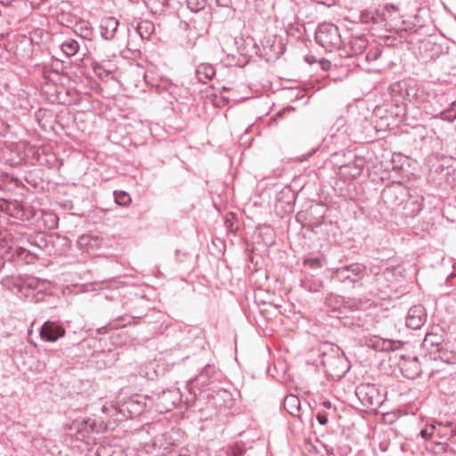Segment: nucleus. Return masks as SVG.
Returning a JSON list of instances; mask_svg holds the SVG:
<instances>
[{
    "instance_id": "nucleus-38",
    "label": "nucleus",
    "mask_w": 456,
    "mask_h": 456,
    "mask_svg": "<svg viewBox=\"0 0 456 456\" xmlns=\"http://www.w3.org/2000/svg\"><path fill=\"white\" fill-rule=\"evenodd\" d=\"M79 32L76 31L84 39H92L93 31L87 27H79Z\"/></svg>"
},
{
    "instance_id": "nucleus-6",
    "label": "nucleus",
    "mask_w": 456,
    "mask_h": 456,
    "mask_svg": "<svg viewBox=\"0 0 456 456\" xmlns=\"http://www.w3.org/2000/svg\"><path fill=\"white\" fill-rule=\"evenodd\" d=\"M261 45L262 50L258 49V51H256V53L265 58L267 61L279 59L283 53L282 43L276 36L270 35L265 37L261 41Z\"/></svg>"
},
{
    "instance_id": "nucleus-20",
    "label": "nucleus",
    "mask_w": 456,
    "mask_h": 456,
    "mask_svg": "<svg viewBox=\"0 0 456 456\" xmlns=\"http://www.w3.org/2000/svg\"><path fill=\"white\" fill-rule=\"evenodd\" d=\"M422 86H419L414 79H409L405 102H412L418 106Z\"/></svg>"
},
{
    "instance_id": "nucleus-36",
    "label": "nucleus",
    "mask_w": 456,
    "mask_h": 456,
    "mask_svg": "<svg viewBox=\"0 0 456 456\" xmlns=\"http://www.w3.org/2000/svg\"><path fill=\"white\" fill-rule=\"evenodd\" d=\"M115 451L111 446L99 445L96 447L98 456H114Z\"/></svg>"
},
{
    "instance_id": "nucleus-18",
    "label": "nucleus",
    "mask_w": 456,
    "mask_h": 456,
    "mask_svg": "<svg viewBox=\"0 0 456 456\" xmlns=\"http://www.w3.org/2000/svg\"><path fill=\"white\" fill-rule=\"evenodd\" d=\"M77 244L80 249L88 252L91 249L97 248L100 246V240L97 236L83 234L78 237Z\"/></svg>"
},
{
    "instance_id": "nucleus-51",
    "label": "nucleus",
    "mask_w": 456,
    "mask_h": 456,
    "mask_svg": "<svg viewBox=\"0 0 456 456\" xmlns=\"http://www.w3.org/2000/svg\"><path fill=\"white\" fill-rule=\"evenodd\" d=\"M286 110H282V111H279L277 114H276V117L277 118H281L282 115H283V112L285 111Z\"/></svg>"
},
{
    "instance_id": "nucleus-10",
    "label": "nucleus",
    "mask_w": 456,
    "mask_h": 456,
    "mask_svg": "<svg viewBox=\"0 0 456 456\" xmlns=\"http://www.w3.org/2000/svg\"><path fill=\"white\" fill-rule=\"evenodd\" d=\"M399 367L402 374L409 379H414L422 373L421 362L417 356L402 355Z\"/></svg>"
},
{
    "instance_id": "nucleus-5",
    "label": "nucleus",
    "mask_w": 456,
    "mask_h": 456,
    "mask_svg": "<svg viewBox=\"0 0 456 456\" xmlns=\"http://www.w3.org/2000/svg\"><path fill=\"white\" fill-rule=\"evenodd\" d=\"M107 428L102 421L97 422L95 419H87L82 421L76 433V438L87 444L95 441L94 435L103 432Z\"/></svg>"
},
{
    "instance_id": "nucleus-29",
    "label": "nucleus",
    "mask_w": 456,
    "mask_h": 456,
    "mask_svg": "<svg viewBox=\"0 0 456 456\" xmlns=\"http://www.w3.org/2000/svg\"><path fill=\"white\" fill-rule=\"evenodd\" d=\"M28 243L38 250H43L48 246V241L44 234H37V236L29 239Z\"/></svg>"
},
{
    "instance_id": "nucleus-48",
    "label": "nucleus",
    "mask_w": 456,
    "mask_h": 456,
    "mask_svg": "<svg viewBox=\"0 0 456 456\" xmlns=\"http://www.w3.org/2000/svg\"><path fill=\"white\" fill-rule=\"evenodd\" d=\"M370 272H371L372 273H374V274H379V267H378V266H373V267H371V268H370Z\"/></svg>"
},
{
    "instance_id": "nucleus-52",
    "label": "nucleus",
    "mask_w": 456,
    "mask_h": 456,
    "mask_svg": "<svg viewBox=\"0 0 456 456\" xmlns=\"http://www.w3.org/2000/svg\"><path fill=\"white\" fill-rule=\"evenodd\" d=\"M99 332H100L101 334H102V333H106V328H105V327H102V328L99 329Z\"/></svg>"
},
{
    "instance_id": "nucleus-34",
    "label": "nucleus",
    "mask_w": 456,
    "mask_h": 456,
    "mask_svg": "<svg viewBox=\"0 0 456 456\" xmlns=\"http://www.w3.org/2000/svg\"><path fill=\"white\" fill-rule=\"evenodd\" d=\"M442 116L444 119L453 121L456 119V100L450 103L448 109H444Z\"/></svg>"
},
{
    "instance_id": "nucleus-23",
    "label": "nucleus",
    "mask_w": 456,
    "mask_h": 456,
    "mask_svg": "<svg viewBox=\"0 0 456 456\" xmlns=\"http://www.w3.org/2000/svg\"><path fill=\"white\" fill-rule=\"evenodd\" d=\"M284 406L290 415L300 418V400L297 396H287L285 398Z\"/></svg>"
},
{
    "instance_id": "nucleus-54",
    "label": "nucleus",
    "mask_w": 456,
    "mask_h": 456,
    "mask_svg": "<svg viewBox=\"0 0 456 456\" xmlns=\"http://www.w3.org/2000/svg\"><path fill=\"white\" fill-rule=\"evenodd\" d=\"M248 41H249L250 43H253V45H255V43L253 42V39H252V38H249V39H248Z\"/></svg>"
},
{
    "instance_id": "nucleus-13",
    "label": "nucleus",
    "mask_w": 456,
    "mask_h": 456,
    "mask_svg": "<svg viewBox=\"0 0 456 456\" xmlns=\"http://www.w3.org/2000/svg\"><path fill=\"white\" fill-rule=\"evenodd\" d=\"M65 329L55 322L46 321L39 330L41 339L47 342H55L65 336Z\"/></svg>"
},
{
    "instance_id": "nucleus-55",
    "label": "nucleus",
    "mask_w": 456,
    "mask_h": 456,
    "mask_svg": "<svg viewBox=\"0 0 456 456\" xmlns=\"http://www.w3.org/2000/svg\"><path fill=\"white\" fill-rule=\"evenodd\" d=\"M45 0H41V2H39L37 4H41L45 3Z\"/></svg>"
},
{
    "instance_id": "nucleus-17",
    "label": "nucleus",
    "mask_w": 456,
    "mask_h": 456,
    "mask_svg": "<svg viewBox=\"0 0 456 456\" xmlns=\"http://www.w3.org/2000/svg\"><path fill=\"white\" fill-rule=\"evenodd\" d=\"M41 283L37 279H28L20 285V292L26 297L36 298L37 300V294L42 292Z\"/></svg>"
},
{
    "instance_id": "nucleus-11",
    "label": "nucleus",
    "mask_w": 456,
    "mask_h": 456,
    "mask_svg": "<svg viewBox=\"0 0 456 456\" xmlns=\"http://www.w3.org/2000/svg\"><path fill=\"white\" fill-rule=\"evenodd\" d=\"M368 41L363 36L352 37L348 44L343 49L344 56L356 58V61L362 60L367 50Z\"/></svg>"
},
{
    "instance_id": "nucleus-35",
    "label": "nucleus",
    "mask_w": 456,
    "mask_h": 456,
    "mask_svg": "<svg viewBox=\"0 0 456 456\" xmlns=\"http://www.w3.org/2000/svg\"><path fill=\"white\" fill-rule=\"evenodd\" d=\"M436 433V424H428L424 428L420 430L419 435L424 439H430Z\"/></svg>"
},
{
    "instance_id": "nucleus-43",
    "label": "nucleus",
    "mask_w": 456,
    "mask_h": 456,
    "mask_svg": "<svg viewBox=\"0 0 456 456\" xmlns=\"http://www.w3.org/2000/svg\"><path fill=\"white\" fill-rule=\"evenodd\" d=\"M449 441L456 444V426L453 424L452 428H450Z\"/></svg>"
},
{
    "instance_id": "nucleus-22",
    "label": "nucleus",
    "mask_w": 456,
    "mask_h": 456,
    "mask_svg": "<svg viewBox=\"0 0 456 456\" xmlns=\"http://www.w3.org/2000/svg\"><path fill=\"white\" fill-rule=\"evenodd\" d=\"M364 159L361 157H356L353 162L348 163L346 165H342L341 168H348V175L353 177H356L362 174L364 168Z\"/></svg>"
},
{
    "instance_id": "nucleus-15",
    "label": "nucleus",
    "mask_w": 456,
    "mask_h": 456,
    "mask_svg": "<svg viewBox=\"0 0 456 456\" xmlns=\"http://www.w3.org/2000/svg\"><path fill=\"white\" fill-rule=\"evenodd\" d=\"M426 319L425 308L420 305H414L408 311L405 324L410 329L419 330L424 325Z\"/></svg>"
},
{
    "instance_id": "nucleus-16",
    "label": "nucleus",
    "mask_w": 456,
    "mask_h": 456,
    "mask_svg": "<svg viewBox=\"0 0 456 456\" xmlns=\"http://www.w3.org/2000/svg\"><path fill=\"white\" fill-rule=\"evenodd\" d=\"M120 26L119 21L115 17H106L101 20V36L106 40L113 39Z\"/></svg>"
},
{
    "instance_id": "nucleus-14",
    "label": "nucleus",
    "mask_w": 456,
    "mask_h": 456,
    "mask_svg": "<svg viewBox=\"0 0 456 456\" xmlns=\"http://www.w3.org/2000/svg\"><path fill=\"white\" fill-rule=\"evenodd\" d=\"M409 79H403L400 81H396L390 85L388 87V93L392 101L395 102V105L397 108L403 106V110H404L405 105V95L408 87Z\"/></svg>"
},
{
    "instance_id": "nucleus-41",
    "label": "nucleus",
    "mask_w": 456,
    "mask_h": 456,
    "mask_svg": "<svg viewBox=\"0 0 456 456\" xmlns=\"http://www.w3.org/2000/svg\"><path fill=\"white\" fill-rule=\"evenodd\" d=\"M227 456H244V452L240 448H231L227 452Z\"/></svg>"
},
{
    "instance_id": "nucleus-25",
    "label": "nucleus",
    "mask_w": 456,
    "mask_h": 456,
    "mask_svg": "<svg viewBox=\"0 0 456 456\" xmlns=\"http://www.w3.org/2000/svg\"><path fill=\"white\" fill-rule=\"evenodd\" d=\"M79 47L78 42L73 38H67L61 45V49L67 57H72L77 53Z\"/></svg>"
},
{
    "instance_id": "nucleus-28",
    "label": "nucleus",
    "mask_w": 456,
    "mask_h": 456,
    "mask_svg": "<svg viewBox=\"0 0 456 456\" xmlns=\"http://www.w3.org/2000/svg\"><path fill=\"white\" fill-rule=\"evenodd\" d=\"M301 286L310 292H319L322 287V283L320 281H314L305 277L301 281Z\"/></svg>"
},
{
    "instance_id": "nucleus-19",
    "label": "nucleus",
    "mask_w": 456,
    "mask_h": 456,
    "mask_svg": "<svg viewBox=\"0 0 456 456\" xmlns=\"http://www.w3.org/2000/svg\"><path fill=\"white\" fill-rule=\"evenodd\" d=\"M195 74L200 82L206 84L214 77L216 69L211 64L201 63L197 67Z\"/></svg>"
},
{
    "instance_id": "nucleus-39",
    "label": "nucleus",
    "mask_w": 456,
    "mask_h": 456,
    "mask_svg": "<svg viewBox=\"0 0 456 456\" xmlns=\"http://www.w3.org/2000/svg\"><path fill=\"white\" fill-rule=\"evenodd\" d=\"M12 208H14V204L0 200V209L9 215H12Z\"/></svg>"
},
{
    "instance_id": "nucleus-24",
    "label": "nucleus",
    "mask_w": 456,
    "mask_h": 456,
    "mask_svg": "<svg viewBox=\"0 0 456 456\" xmlns=\"http://www.w3.org/2000/svg\"><path fill=\"white\" fill-rule=\"evenodd\" d=\"M370 346L377 351H390L397 348L396 342L390 339L375 338Z\"/></svg>"
},
{
    "instance_id": "nucleus-1",
    "label": "nucleus",
    "mask_w": 456,
    "mask_h": 456,
    "mask_svg": "<svg viewBox=\"0 0 456 456\" xmlns=\"http://www.w3.org/2000/svg\"><path fill=\"white\" fill-rule=\"evenodd\" d=\"M448 101L445 91L440 86L428 83L422 86L418 107L431 116L442 115Z\"/></svg>"
},
{
    "instance_id": "nucleus-3",
    "label": "nucleus",
    "mask_w": 456,
    "mask_h": 456,
    "mask_svg": "<svg viewBox=\"0 0 456 456\" xmlns=\"http://www.w3.org/2000/svg\"><path fill=\"white\" fill-rule=\"evenodd\" d=\"M315 41L328 51L339 49L342 44L338 28L332 23L320 24L315 32Z\"/></svg>"
},
{
    "instance_id": "nucleus-40",
    "label": "nucleus",
    "mask_w": 456,
    "mask_h": 456,
    "mask_svg": "<svg viewBox=\"0 0 456 456\" xmlns=\"http://www.w3.org/2000/svg\"><path fill=\"white\" fill-rule=\"evenodd\" d=\"M187 6L191 12H197L203 8V5H200L199 3H196V6H195L193 0H188Z\"/></svg>"
},
{
    "instance_id": "nucleus-31",
    "label": "nucleus",
    "mask_w": 456,
    "mask_h": 456,
    "mask_svg": "<svg viewBox=\"0 0 456 456\" xmlns=\"http://www.w3.org/2000/svg\"><path fill=\"white\" fill-rule=\"evenodd\" d=\"M323 258L322 257H308L303 262L305 266H308L313 270L320 269L323 266Z\"/></svg>"
},
{
    "instance_id": "nucleus-37",
    "label": "nucleus",
    "mask_w": 456,
    "mask_h": 456,
    "mask_svg": "<svg viewBox=\"0 0 456 456\" xmlns=\"http://www.w3.org/2000/svg\"><path fill=\"white\" fill-rule=\"evenodd\" d=\"M440 358L443 362H447L449 364L456 363V354L451 352H441L440 351Z\"/></svg>"
},
{
    "instance_id": "nucleus-26",
    "label": "nucleus",
    "mask_w": 456,
    "mask_h": 456,
    "mask_svg": "<svg viewBox=\"0 0 456 456\" xmlns=\"http://www.w3.org/2000/svg\"><path fill=\"white\" fill-rule=\"evenodd\" d=\"M134 30L142 39H149L154 30V25L149 21H142L138 23L136 28H134Z\"/></svg>"
},
{
    "instance_id": "nucleus-33",
    "label": "nucleus",
    "mask_w": 456,
    "mask_h": 456,
    "mask_svg": "<svg viewBox=\"0 0 456 456\" xmlns=\"http://www.w3.org/2000/svg\"><path fill=\"white\" fill-rule=\"evenodd\" d=\"M115 202L119 206H127L131 202L130 195L126 191H115Z\"/></svg>"
},
{
    "instance_id": "nucleus-53",
    "label": "nucleus",
    "mask_w": 456,
    "mask_h": 456,
    "mask_svg": "<svg viewBox=\"0 0 456 456\" xmlns=\"http://www.w3.org/2000/svg\"><path fill=\"white\" fill-rule=\"evenodd\" d=\"M90 456H98L96 454V450L95 451L91 450V455Z\"/></svg>"
},
{
    "instance_id": "nucleus-9",
    "label": "nucleus",
    "mask_w": 456,
    "mask_h": 456,
    "mask_svg": "<svg viewBox=\"0 0 456 456\" xmlns=\"http://www.w3.org/2000/svg\"><path fill=\"white\" fill-rule=\"evenodd\" d=\"M28 256L39 257L38 252L23 247L8 246L3 253L0 252V270L4 266L5 261H12L17 258L28 262Z\"/></svg>"
},
{
    "instance_id": "nucleus-12",
    "label": "nucleus",
    "mask_w": 456,
    "mask_h": 456,
    "mask_svg": "<svg viewBox=\"0 0 456 456\" xmlns=\"http://www.w3.org/2000/svg\"><path fill=\"white\" fill-rule=\"evenodd\" d=\"M213 371V367L210 365L205 366L203 370L194 379L190 380L187 385L186 388L189 391V394L191 395V398L189 400H194L197 396V392L195 390V387L200 386V387L198 388L200 392L204 390V387L210 384L211 382V377L210 373Z\"/></svg>"
},
{
    "instance_id": "nucleus-8",
    "label": "nucleus",
    "mask_w": 456,
    "mask_h": 456,
    "mask_svg": "<svg viewBox=\"0 0 456 456\" xmlns=\"http://www.w3.org/2000/svg\"><path fill=\"white\" fill-rule=\"evenodd\" d=\"M393 9L395 12H397V6L387 4L382 11L379 10H363L360 13V20L365 24H379L387 21L388 19H392L391 15H387V12Z\"/></svg>"
},
{
    "instance_id": "nucleus-44",
    "label": "nucleus",
    "mask_w": 456,
    "mask_h": 456,
    "mask_svg": "<svg viewBox=\"0 0 456 456\" xmlns=\"http://www.w3.org/2000/svg\"><path fill=\"white\" fill-rule=\"evenodd\" d=\"M320 66L323 70H327L330 68L331 64L330 61L326 59H321L319 61Z\"/></svg>"
},
{
    "instance_id": "nucleus-49",
    "label": "nucleus",
    "mask_w": 456,
    "mask_h": 456,
    "mask_svg": "<svg viewBox=\"0 0 456 456\" xmlns=\"http://www.w3.org/2000/svg\"><path fill=\"white\" fill-rule=\"evenodd\" d=\"M320 226V224L319 223H314L313 224H310V227H311V230L313 232L315 231L316 228H318Z\"/></svg>"
},
{
    "instance_id": "nucleus-4",
    "label": "nucleus",
    "mask_w": 456,
    "mask_h": 456,
    "mask_svg": "<svg viewBox=\"0 0 456 456\" xmlns=\"http://www.w3.org/2000/svg\"><path fill=\"white\" fill-rule=\"evenodd\" d=\"M355 395L362 404L370 410L379 408L383 403L379 388L374 384L362 383L358 385L355 388Z\"/></svg>"
},
{
    "instance_id": "nucleus-21",
    "label": "nucleus",
    "mask_w": 456,
    "mask_h": 456,
    "mask_svg": "<svg viewBox=\"0 0 456 456\" xmlns=\"http://www.w3.org/2000/svg\"><path fill=\"white\" fill-rule=\"evenodd\" d=\"M381 49L379 46H367V50L364 53L362 60L355 62L358 67H365L366 64L378 60L381 55Z\"/></svg>"
},
{
    "instance_id": "nucleus-2",
    "label": "nucleus",
    "mask_w": 456,
    "mask_h": 456,
    "mask_svg": "<svg viewBox=\"0 0 456 456\" xmlns=\"http://www.w3.org/2000/svg\"><path fill=\"white\" fill-rule=\"evenodd\" d=\"M365 269L366 267L360 263L344 265L333 270L330 279L333 282L341 283L345 288H354L356 284L360 283Z\"/></svg>"
},
{
    "instance_id": "nucleus-27",
    "label": "nucleus",
    "mask_w": 456,
    "mask_h": 456,
    "mask_svg": "<svg viewBox=\"0 0 456 456\" xmlns=\"http://www.w3.org/2000/svg\"><path fill=\"white\" fill-rule=\"evenodd\" d=\"M143 2L154 13H161L167 4V0H143Z\"/></svg>"
},
{
    "instance_id": "nucleus-45",
    "label": "nucleus",
    "mask_w": 456,
    "mask_h": 456,
    "mask_svg": "<svg viewBox=\"0 0 456 456\" xmlns=\"http://www.w3.org/2000/svg\"><path fill=\"white\" fill-rule=\"evenodd\" d=\"M387 15H391L392 19H388V20H396L399 17V9L397 8V12H395L393 9H391L389 12H387Z\"/></svg>"
},
{
    "instance_id": "nucleus-56",
    "label": "nucleus",
    "mask_w": 456,
    "mask_h": 456,
    "mask_svg": "<svg viewBox=\"0 0 456 456\" xmlns=\"http://www.w3.org/2000/svg\"><path fill=\"white\" fill-rule=\"evenodd\" d=\"M174 404H175V399L172 400V402H171V405H174Z\"/></svg>"
},
{
    "instance_id": "nucleus-30",
    "label": "nucleus",
    "mask_w": 456,
    "mask_h": 456,
    "mask_svg": "<svg viewBox=\"0 0 456 456\" xmlns=\"http://www.w3.org/2000/svg\"><path fill=\"white\" fill-rule=\"evenodd\" d=\"M452 428V422H446V424H443L442 422H436V433L440 438H444L449 441L450 428Z\"/></svg>"
},
{
    "instance_id": "nucleus-42",
    "label": "nucleus",
    "mask_w": 456,
    "mask_h": 456,
    "mask_svg": "<svg viewBox=\"0 0 456 456\" xmlns=\"http://www.w3.org/2000/svg\"><path fill=\"white\" fill-rule=\"evenodd\" d=\"M316 419L320 425H326L328 423V417L325 413L319 412L316 416Z\"/></svg>"
},
{
    "instance_id": "nucleus-47",
    "label": "nucleus",
    "mask_w": 456,
    "mask_h": 456,
    "mask_svg": "<svg viewBox=\"0 0 456 456\" xmlns=\"http://www.w3.org/2000/svg\"><path fill=\"white\" fill-rule=\"evenodd\" d=\"M172 393H175V394H176V395H178V392H175V390H173V391H172V390H169V389H168V390H167V391H163V392H162V396H163V397H165L167 395H170V394H172Z\"/></svg>"
},
{
    "instance_id": "nucleus-32",
    "label": "nucleus",
    "mask_w": 456,
    "mask_h": 456,
    "mask_svg": "<svg viewBox=\"0 0 456 456\" xmlns=\"http://www.w3.org/2000/svg\"><path fill=\"white\" fill-rule=\"evenodd\" d=\"M126 409L130 412L140 413L143 411V406L141 405L140 402L135 398H130L126 402Z\"/></svg>"
},
{
    "instance_id": "nucleus-7",
    "label": "nucleus",
    "mask_w": 456,
    "mask_h": 456,
    "mask_svg": "<svg viewBox=\"0 0 456 456\" xmlns=\"http://www.w3.org/2000/svg\"><path fill=\"white\" fill-rule=\"evenodd\" d=\"M322 364L325 367L326 372L334 378H342L348 370L342 356H335L323 353Z\"/></svg>"
},
{
    "instance_id": "nucleus-50",
    "label": "nucleus",
    "mask_w": 456,
    "mask_h": 456,
    "mask_svg": "<svg viewBox=\"0 0 456 456\" xmlns=\"http://www.w3.org/2000/svg\"><path fill=\"white\" fill-rule=\"evenodd\" d=\"M322 405H323V407H325V408H327V409L331 408V403H330V402H329V401H325V402H323V403H322Z\"/></svg>"
},
{
    "instance_id": "nucleus-46",
    "label": "nucleus",
    "mask_w": 456,
    "mask_h": 456,
    "mask_svg": "<svg viewBox=\"0 0 456 456\" xmlns=\"http://www.w3.org/2000/svg\"><path fill=\"white\" fill-rule=\"evenodd\" d=\"M305 60L309 64H314V63L317 62V60L314 55H305Z\"/></svg>"
}]
</instances>
